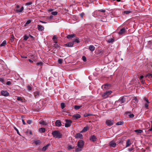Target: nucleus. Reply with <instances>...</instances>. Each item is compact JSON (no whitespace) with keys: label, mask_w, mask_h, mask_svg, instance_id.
Returning a JSON list of instances; mask_svg holds the SVG:
<instances>
[{"label":"nucleus","mask_w":152,"mask_h":152,"mask_svg":"<svg viewBox=\"0 0 152 152\" xmlns=\"http://www.w3.org/2000/svg\"><path fill=\"white\" fill-rule=\"evenodd\" d=\"M27 88L28 89V91H30L31 90V89H32V87L30 86H27Z\"/></svg>","instance_id":"nucleus-44"},{"label":"nucleus","mask_w":152,"mask_h":152,"mask_svg":"<svg viewBox=\"0 0 152 152\" xmlns=\"http://www.w3.org/2000/svg\"><path fill=\"white\" fill-rule=\"evenodd\" d=\"M125 98L124 97H121L120 99H118V101H116L115 102V103H117L118 102H119L121 104L124 103L125 101Z\"/></svg>","instance_id":"nucleus-6"},{"label":"nucleus","mask_w":152,"mask_h":152,"mask_svg":"<svg viewBox=\"0 0 152 152\" xmlns=\"http://www.w3.org/2000/svg\"><path fill=\"white\" fill-rule=\"evenodd\" d=\"M143 76H141L139 77L140 80H143Z\"/></svg>","instance_id":"nucleus-59"},{"label":"nucleus","mask_w":152,"mask_h":152,"mask_svg":"<svg viewBox=\"0 0 152 152\" xmlns=\"http://www.w3.org/2000/svg\"><path fill=\"white\" fill-rule=\"evenodd\" d=\"M144 100L145 101V103H144V107H145L148 109V104L149 103V102L148 99L146 97H144Z\"/></svg>","instance_id":"nucleus-5"},{"label":"nucleus","mask_w":152,"mask_h":152,"mask_svg":"<svg viewBox=\"0 0 152 152\" xmlns=\"http://www.w3.org/2000/svg\"><path fill=\"white\" fill-rule=\"evenodd\" d=\"M134 148L133 147H131L130 148H129L128 150L129 151H131Z\"/></svg>","instance_id":"nucleus-55"},{"label":"nucleus","mask_w":152,"mask_h":152,"mask_svg":"<svg viewBox=\"0 0 152 152\" xmlns=\"http://www.w3.org/2000/svg\"><path fill=\"white\" fill-rule=\"evenodd\" d=\"M90 140L92 142H94L96 140V138L95 135H93L91 137Z\"/></svg>","instance_id":"nucleus-12"},{"label":"nucleus","mask_w":152,"mask_h":152,"mask_svg":"<svg viewBox=\"0 0 152 152\" xmlns=\"http://www.w3.org/2000/svg\"><path fill=\"white\" fill-rule=\"evenodd\" d=\"M75 137L76 138L82 139L83 137V135L80 133H77L75 135Z\"/></svg>","instance_id":"nucleus-14"},{"label":"nucleus","mask_w":152,"mask_h":152,"mask_svg":"<svg viewBox=\"0 0 152 152\" xmlns=\"http://www.w3.org/2000/svg\"><path fill=\"white\" fill-rule=\"evenodd\" d=\"M91 114H89L86 113L84 114V117H87L88 116L91 115Z\"/></svg>","instance_id":"nucleus-45"},{"label":"nucleus","mask_w":152,"mask_h":152,"mask_svg":"<svg viewBox=\"0 0 152 152\" xmlns=\"http://www.w3.org/2000/svg\"><path fill=\"white\" fill-rule=\"evenodd\" d=\"M58 62L59 64H61L62 63V59H58Z\"/></svg>","instance_id":"nucleus-47"},{"label":"nucleus","mask_w":152,"mask_h":152,"mask_svg":"<svg viewBox=\"0 0 152 152\" xmlns=\"http://www.w3.org/2000/svg\"><path fill=\"white\" fill-rule=\"evenodd\" d=\"M43 62H41L37 63L36 64L37 66H42L43 65Z\"/></svg>","instance_id":"nucleus-41"},{"label":"nucleus","mask_w":152,"mask_h":152,"mask_svg":"<svg viewBox=\"0 0 152 152\" xmlns=\"http://www.w3.org/2000/svg\"><path fill=\"white\" fill-rule=\"evenodd\" d=\"M39 92L37 91L34 92V96L36 98H38L39 96Z\"/></svg>","instance_id":"nucleus-15"},{"label":"nucleus","mask_w":152,"mask_h":152,"mask_svg":"<svg viewBox=\"0 0 152 152\" xmlns=\"http://www.w3.org/2000/svg\"><path fill=\"white\" fill-rule=\"evenodd\" d=\"M52 135L55 138H60L61 137L62 134L58 131H54L52 133Z\"/></svg>","instance_id":"nucleus-2"},{"label":"nucleus","mask_w":152,"mask_h":152,"mask_svg":"<svg viewBox=\"0 0 152 152\" xmlns=\"http://www.w3.org/2000/svg\"><path fill=\"white\" fill-rule=\"evenodd\" d=\"M54 46H55L56 48H58L59 47V45L57 44H54Z\"/></svg>","instance_id":"nucleus-58"},{"label":"nucleus","mask_w":152,"mask_h":152,"mask_svg":"<svg viewBox=\"0 0 152 152\" xmlns=\"http://www.w3.org/2000/svg\"><path fill=\"white\" fill-rule=\"evenodd\" d=\"M6 43H7V42H6V40H4L3 42L0 45V46L2 47V46H4L6 44Z\"/></svg>","instance_id":"nucleus-28"},{"label":"nucleus","mask_w":152,"mask_h":152,"mask_svg":"<svg viewBox=\"0 0 152 152\" xmlns=\"http://www.w3.org/2000/svg\"><path fill=\"white\" fill-rule=\"evenodd\" d=\"M112 92L111 91H106L102 95V96L103 98H106L111 94Z\"/></svg>","instance_id":"nucleus-3"},{"label":"nucleus","mask_w":152,"mask_h":152,"mask_svg":"<svg viewBox=\"0 0 152 152\" xmlns=\"http://www.w3.org/2000/svg\"><path fill=\"white\" fill-rule=\"evenodd\" d=\"M126 31V29L125 28H123L121 29L120 31L118 33V34L120 35H122L125 33Z\"/></svg>","instance_id":"nucleus-10"},{"label":"nucleus","mask_w":152,"mask_h":152,"mask_svg":"<svg viewBox=\"0 0 152 152\" xmlns=\"http://www.w3.org/2000/svg\"><path fill=\"white\" fill-rule=\"evenodd\" d=\"M141 81V82L142 83L144 84L145 83V82L144 80H140Z\"/></svg>","instance_id":"nucleus-61"},{"label":"nucleus","mask_w":152,"mask_h":152,"mask_svg":"<svg viewBox=\"0 0 152 152\" xmlns=\"http://www.w3.org/2000/svg\"><path fill=\"white\" fill-rule=\"evenodd\" d=\"M114 41V39L113 38H110L107 40V42L109 43H112Z\"/></svg>","instance_id":"nucleus-26"},{"label":"nucleus","mask_w":152,"mask_h":152,"mask_svg":"<svg viewBox=\"0 0 152 152\" xmlns=\"http://www.w3.org/2000/svg\"><path fill=\"white\" fill-rule=\"evenodd\" d=\"M131 12V11L130 10L125 11L123 13L126 14H128Z\"/></svg>","instance_id":"nucleus-33"},{"label":"nucleus","mask_w":152,"mask_h":152,"mask_svg":"<svg viewBox=\"0 0 152 152\" xmlns=\"http://www.w3.org/2000/svg\"><path fill=\"white\" fill-rule=\"evenodd\" d=\"M50 145V144H48L46 145L43 147L42 149V150L43 151H45L47 149L48 147Z\"/></svg>","instance_id":"nucleus-23"},{"label":"nucleus","mask_w":152,"mask_h":152,"mask_svg":"<svg viewBox=\"0 0 152 152\" xmlns=\"http://www.w3.org/2000/svg\"><path fill=\"white\" fill-rule=\"evenodd\" d=\"M73 118H75L76 119L80 118L81 117V116L79 114H76L73 115Z\"/></svg>","instance_id":"nucleus-25"},{"label":"nucleus","mask_w":152,"mask_h":152,"mask_svg":"<svg viewBox=\"0 0 152 152\" xmlns=\"http://www.w3.org/2000/svg\"><path fill=\"white\" fill-rule=\"evenodd\" d=\"M53 41H54V42L55 44H56L57 43V42L56 40H53Z\"/></svg>","instance_id":"nucleus-63"},{"label":"nucleus","mask_w":152,"mask_h":152,"mask_svg":"<svg viewBox=\"0 0 152 152\" xmlns=\"http://www.w3.org/2000/svg\"><path fill=\"white\" fill-rule=\"evenodd\" d=\"M65 121V127H69L72 123V121L71 120L68 119H66Z\"/></svg>","instance_id":"nucleus-4"},{"label":"nucleus","mask_w":152,"mask_h":152,"mask_svg":"<svg viewBox=\"0 0 152 152\" xmlns=\"http://www.w3.org/2000/svg\"><path fill=\"white\" fill-rule=\"evenodd\" d=\"M13 127H14V129H15L17 131V133L19 134V131H18V129L16 127H15V126H14Z\"/></svg>","instance_id":"nucleus-46"},{"label":"nucleus","mask_w":152,"mask_h":152,"mask_svg":"<svg viewBox=\"0 0 152 152\" xmlns=\"http://www.w3.org/2000/svg\"><path fill=\"white\" fill-rule=\"evenodd\" d=\"M56 125L58 126H61V123L60 121L57 120L55 123Z\"/></svg>","instance_id":"nucleus-19"},{"label":"nucleus","mask_w":152,"mask_h":152,"mask_svg":"<svg viewBox=\"0 0 152 152\" xmlns=\"http://www.w3.org/2000/svg\"><path fill=\"white\" fill-rule=\"evenodd\" d=\"M114 121L113 120H107L106 121V124L108 126H110L114 124Z\"/></svg>","instance_id":"nucleus-7"},{"label":"nucleus","mask_w":152,"mask_h":152,"mask_svg":"<svg viewBox=\"0 0 152 152\" xmlns=\"http://www.w3.org/2000/svg\"><path fill=\"white\" fill-rule=\"evenodd\" d=\"M40 142L39 140H37L35 142V143L36 145H38L39 144Z\"/></svg>","instance_id":"nucleus-50"},{"label":"nucleus","mask_w":152,"mask_h":152,"mask_svg":"<svg viewBox=\"0 0 152 152\" xmlns=\"http://www.w3.org/2000/svg\"><path fill=\"white\" fill-rule=\"evenodd\" d=\"M129 116L130 118H132L134 117V115L132 113H130L129 115Z\"/></svg>","instance_id":"nucleus-37"},{"label":"nucleus","mask_w":152,"mask_h":152,"mask_svg":"<svg viewBox=\"0 0 152 152\" xmlns=\"http://www.w3.org/2000/svg\"><path fill=\"white\" fill-rule=\"evenodd\" d=\"M134 132L137 134L141 133L142 132V130L140 129L135 130Z\"/></svg>","instance_id":"nucleus-27"},{"label":"nucleus","mask_w":152,"mask_h":152,"mask_svg":"<svg viewBox=\"0 0 152 152\" xmlns=\"http://www.w3.org/2000/svg\"><path fill=\"white\" fill-rule=\"evenodd\" d=\"M108 86V84H106L104 86H102V87L103 88V87H104V88H106V87H107Z\"/></svg>","instance_id":"nucleus-52"},{"label":"nucleus","mask_w":152,"mask_h":152,"mask_svg":"<svg viewBox=\"0 0 152 152\" xmlns=\"http://www.w3.org/2000/svg\"><path fill=\"white\" fill-rule=\"evenodd\" d=\"M58 14V12L56 11H54L52 12L51 14L53 15H56Z\"/></svg>","instance_id":"nucleus-43"},{"label":"nucleus","mask_w":152,"mask_h":152,"mask_svg":"<svg viewBox=\"0 0 152 152\" xmlns=\"http://www.w3.org/2000/svg\"><path fill=\"white\" fill-rule=\"evenodd\" d=\"M1 94L2 96L6 97L8 96L9 95V93L7 91H2L1 92Z\"/></svg>","instance_id":"nucleus-9"},{"label":"nucleus","mask_w":152,"mask_h":152,"mask_svg":"<svg viewBox=\"0 0 152 152\" xmlns=\"http://www.w3.org/2000/svg\"><path fill=\"white\" fill-rule=\"evenodd\" d=\"M75 37V34H72L70 35H68L66 37L69 39H70L72 38H73Z\"/></svg>","instance_id":"nucleus-22"},{"label":"nucleus","mask_w":152,"mask_h":152,"mask_svg":"<svg viewBox=\"0 0 152 152\" xmlns=\"http://www.w3.org/2000/svg\"><path fill=\"white\" fill-rule=\"evenodd\" d=\"M61 107L62 109H63L65 107V104L63 102L61 104Z\"/></svg>","instance_id":"nucleus-36"},{"label":"nucleus","mask_w":152,"mask_h":152,"mask_svg":"<svg viewBox=\"0 0 152 152\" xmlns=\"http://www.w3.org/2000/svg\"><path fill=\"white\" fill-rule=\"evenodd\" d=\"M37 28L38 30L40 31H42L44 29L43 27L41 25H37Z\"/></svg>","instance_id":"nucleus-11"},{"label":"nucleus","mask_w":152,"mask_h":152,"mask_svg":"<svg viewBox=\"0 0 152 152\" xmlns=\"http://www.w3.org/2000/svg\"><path fill=\"white\" fill-rule=\"evenodd\" d=\"M23 39L24 40H26L28 39L29 38V36H27L26 35H24L23 37Z\"/></svg>","instance_id":"nucleus-30"},{"label":"nucleus","mask_w":152,"mask_h":152,"mask_svg":"<svg viewBox=\"0 0 152 152\" xmlns=\"http://www.w3.org/2000/svg\"><path fill=\"white\" fill-rule=\"evenodd\" d=\"M39 132L41 133L44 132L45 131V129L44 128H41L39 129Z\"/></svg>","instance_id":"nucleus-24"},{"label":"nucleus","mask_w":152,"mask_h":152,"mask_svg":"<svg viewBox=\"0 0 152 152\" xmlns=\"http://www.w3.org/2000/svg\"><path fill=\"white\" fill-rule=\"evenodd\" d=\"M39 123L40 124L43 125H46V123L44 121H42L40 122Z\"/></svg>","instance_id":"nucleus-40"},{"label":"nucleus","mask_w":152,"mask_h":152,"mask_svg":"<svg viewBox=\"0 0 152 152\" xmlns=\"http://www.w3.org/2000/svg\"><path fill=\"white\" fill-rule=\"evenodd\" d=\"M84 142L83 141L81 140L77 142V147L75 150L76 151H80L83 147Z\"/></svg>","instance_id":"nucleus-1"},{"label":"nucleus","mask_w":152,"mask_h":152,"mask_svg":"<svg viewBox=\"0 0 152 152\" xmlns=\"http://www.w3.org/2000/svg\"><path fill=\"white\" fill-rule=\"evenodd\" d=\"M95 12H96V11H95V12H94V13L93 15H99V12H96V13L94 14V13H95Z\"/></svg>","instance_id":"nucleus-60"},{"label":"nucleus","mask_w":152,"mask_h":152,"mask_svg":"<svg viewBox=\"0 0 152 152\" xmlns=\"http://www.w3.org/2000/svg\"><path fill=\"white\" fill-rule=\"evenodd\" d=\"M22 122H23V124L24 125H25L26 124V123L24 121V120H23V119H22Z\"/></svg>","instance_id":"nucleus-62"},{"label":"nucleus","mask_w":152,"mask_h":152,"mask_svg":"<svg viewBox=\"0 0 152 152\" xmlns=\"http://www.w3.org/2000/svg\"><path fill=\"white\" fill-rule=\"evenodd\" d=\"M95 48L93 45H90L89 47V50L91 52L95 50Z\"/></svg>","instance_id":"nucleus-20"},{"label":"nucleus","mask_w":152,"mask_h":152,"mask_svg":"<svg viewBox=\"0 0 152 152\" xmlns=\"http://www.w3.org/2000/svg\"><path fill=\"white\" fill-rule=\"evenodd\" d=\"M110 145L111 147H115L116 145V143L113 141H111L110 143Z\"/></svg>","instance_id":"nucleus-16"},{"label":"nucleus","mask_w":152,"mask_h":152,"mask_svg":"<svg viewBox=\"0 0 152 152\" xmlns=\"http://www.w3.org/2000/svg\"><path fill=\"white\" fill-rule=\"evenodd\" d=\"M74 148V147H72L71 145H69L67 147V149L68 150H70L71 149Z\"/></svg>","instance_id":"nucleus-38"},{"label":"nucleus","mask_w":152,"mask_h":152,"mask_svg":"<svg viewBox=\"0 0 152 152\" xmlns=\"http://www.w3.org/2000/svg\"><path fill=\"white\" fill-rule=\"evenodd\" d=\"M84 13L83 12H82L80 14V15L81 17V18H83V16L84 15Z\"/></svg>","instance_id":"nucleus-53"},{"label":"nucleus","mask_w":152,"mask_h":152,"mask_svg":"<svg viewBox=\"0 0 152 152\" xmlns=\"http://www.w3.org/2000/svg\"><path fill=\"white\" fill-rule=\"evenodd\" d=\"M17 100L18 101H20L21 102H23V99L21 97H17Z\"/></svg>","instance_id":"nucleus-42"},{"label":"nucleus","mask_w":152,"mask_h":152,"mask_svg":"<svg viewBox=\"0 0 152 152\" xmlns=\"http://www.w3.org/2000/svg\"><path fill=\"white\" fill-rule=\"evenodd\" d=\"M20 7V6L19 5H17L16 6V11L17 13L21 12H22L24 9V7H21L19 9V8Z\"/></svg>","instance_id":"nucleus-8"},{"label":"nucleus","mask_w":152,"mask_h":152,"mask_svg":"<svg viewBox=\"0 0 152 152\" xmlns=\"http://www.w3.org/2000/svg\"><path fill=\"white\" fill-rule=\"evenodd\" d=\"M57 38V37H56V35H54L53 37V38H52V39L54 40H55V39H56Z\"/></svg>","instance_id":"nucleus-57"},{"label":"nucleus","mask_w":152,"mask_h":152,"mask_svg":"<svg viewBox=\"0 0 152 152\" xmlns=\"http://www.w3.org/2000/svg\"><path fill=\"white\" fill-rule=\"evenodd\" d=\"M89 129V127L88 126L85 127L81 132H86Z\"/></svg>","instance_id":"nucleus-17"},{"label":"nucleus","mask_w":152,"mask_h":152,"mask_svg":"<svg viewBox=\"0 0 152 152\" xmlns=\"http://www.w3.org/2000/svg\"><path fill=\"white\" fill-rule=\"evenodd\" d=\"M82 106H77L75 105L74 106V108L75 109L77 110L79 109Z\"/></svg>","instance_id":"nucleus-31"},{"label":"nucleus","mask_w":152,"mask_h":152,"mask_svg":"<svg viewBox=\"0 0 152 152\" xmlns=\"http://www.w3.org/2000/svg\"><path fill=\"white\" fill-rule=\"evenodd\" d=\"M131 144V141L129 139H128L126 141V147H127L129 146Z\"/></svg>","instance_id":"nucleus-18"},{"label":"nucleus","mask_w":152,"mask_h":152,"mask_svg":"<svg viewBox=\"0 0 152 152\" xmlns=\"http://www.w3.org/2000/svg\"><path fill=\"white\" fill-rule=\"evenodd\" d=\"M14 38V36L13 35H11V38L10 39V41H11V42H13V41Z\"/></svg>","instance_id":"nucleus-49"},{"label":"nucleus","mask_w":152,"mask_h":152,"mask_svg":"<svg viewBox=\"0 0 152 152\" xmlns=\"http://www.w3.org/2000/svg\"><path fill=\"white\" fill-rule=\"evenodd\" d=\"M132 103L133 104V102H134V105L135 104H136L138 102V100L137 99L134 97L132 99Z\"/></svg>","instance_id":"nucleus-21"},{"label":"nucleus","mask_w":152,"mask_h":152,"mask_svg":"<svg viewBox=\"0 0 152 152\" xmlns=\"http://www.w3.org/2000/svg\"><path fill=\"white\" fill-rule=\"evenodd\" d=\"M145 77H148L149 78L152 77V74L148 73L145 76Z\"/></svg>","instance_id":"nucleus-34"},{"label":"nucleus","mask_w":152,"mask_h":152,"mask_svg":"<svg viewBox=\"0 0 152 152\" xmlns=\"http://www.w3.org/2000/svg\"><path fill=\"white\" fill-rule=\"evenodd\" d=\"M77 42V43H78L80 42V41L79 40L78 38H76L74 40L73 42Z\"/></svg>","instance_id":"nucleus-35"},{"label":"nucleus","mask_w":152,"mask_h":152,"mask_svg":"<svg viewBox=\"0 0 152 152\" xmlns=\"http://www.w3.org/2000/svg\"><path fill=\"white\" fill-rule=\"evenodd\" d=\"M105 12V10H97L96 11V12H95L94 14L96 13V12Z\"/></svg>","instance_id":"nucleus-32"},{"label":"nucleus","mask_w":152,"mask_h":152,"mask_svg":"<svg viewBox=\"0 0 152 152\" xmlns=\"http://www.w3.org/2000/svg\"><path fill=\"white\" fill-rule=\"evenodd\" d=\"M124 124L123 121H119L116 123V124L117 125H121Z\"/></svg>","instance_id":"nucleus-29"},{"label":"nucleus","mask_w":152,"mask_h":152,"mask_svg":"<svg viewBox=\"0 0 152 152\" xmlns=\"http://www.w3.org/2000/svg\"><path fill=\"white\" fill-rule=\"evenodd\" d=\"M11 83L10 81H8L6 83V84L7 85H11Z\"/></svg>","instance_id":"nucleus-54"},{"label":"nucleus","mask_w":152,"mask_h":152,"mask_svg":"<svg viewBox=\"0 0 152 152\" xmlns=\"http://www.w3.org/2000/svg\"><path fill=\"white\" fill-rule=\"evenodd\" d=\"M148 131H152V128L151 127V128H150L148 129Z\"/></svg>","instance_id":"nucleus-64"},{"label":"nucleus","mask_w":152,"mask_h":152,"mask_svg":"<svg viewBox=\"0 0 152 152\" xmlns=\"http://www.w3.org/2000/svg\"><path fill=\"white\" fill-rule=\"evenodd\" d=\"M32 4V2L31 1H30V2H27V3H26V5L28 6V5H30L31 4Z\"/></svg>","instance_id":"nucleus-48"},{"label":"nucleus","mask_w":152,"mask_h":152,"mask_svg":"<svg viewBox=\"0 0 152 152\" xmlns=\"http://www.w3.org/2000/svg\"><path fill=\"white\" fill-rule=\"evenodd\" d=\"M32 123V121L31 120H28L27 121V123L29 124H31Z\"/></svg>","instance_id":"nucleus-51"},{"label":"nucleus","mask_w":152,"mask_h":152,"mask_svg":"<svg viewBox=\"0 0 152 152\" xmlns=\"http://www.w3.org/2000/svg\"><path fill=\"white\" fill-rule=\"evenodd\" d=\"M82 59L83 61H86V58L85 56H83Z\"/></svg>","instance_id":"nucleus-56"},{"label":"nucleus","mask_w":152,"mask_h":152,"mask_svg":"<svg viewBox=\"0 0 152 152\" xmlns=\"http://www.w3.org/2000/svg\"><path fill=\"white\" fill-rule=\"evenodd\" d=\"M31 22V21L30 20H28L26 22V23L25 26H26L28 24H29Z\"/></svg>","instance_id":"nucleus-39"},{"label":"nucleus","mask_w":152,"mask_h":152,"mask_svg":"<svg viewBox=\"0 0 152 152\" xmlns=\"http://www.w3.org/2000/svg\"><path fill=\"white\" fill-rule=\"evenodd\" d=\"M74 42H69L66 44L65 45L68 47H72L74 45Z\"/></svg>","instance_id":"nucleus-13"}]
</instances>
